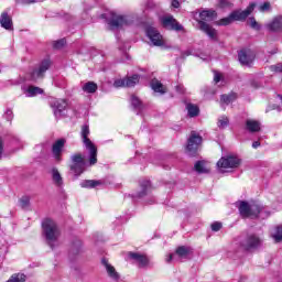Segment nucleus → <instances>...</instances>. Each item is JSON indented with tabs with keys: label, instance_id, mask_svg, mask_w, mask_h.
Instances as JSON below:
<instances>
[{
	"label": "nucleus",
	"instance_id": "f257e3e1",
	"mask_svg": "<svg viewBox=\"0 0 282 282\" xmlns=\"http://www.w3.org/2000/svg\"><path fill=\"white\" fill-rule=\"evenodd\" d=\"M42 235L46 239L47 246L54 250L56 246H58V239L61 237V229L56 221L52 220V218H45L42 221Z\"/></svg>",
	"mask_w": 282,
	"mask_h": 282
},
{
	"label": "nucleus",
	"instance_id": "f03ea898",
	"mask_svg": "<svg viewBox=\"0 0 282 282\" xmlns=\"http://www.w3.org/2000/svg\"><path fill=\"white\" fill-rule=\"evenodd\" d=\"M198 25L199 30L207 34V36L212 41H217V30L215 28L210 26V24L206 23L205 21H215L217 19V11L209 9V10H203L199 13Z\"/></svg>",
	"mask_w": 282,
	"mask_h": 282
},
{
	"label": "nucleus",
	"instance_id": "7ed1b4c3",
	"mask_svg": "<svg viewBox=\"0 0 282 282\" xmlns=\"http://www.w3.org/2000/svg\"><path fill=\"white\" fill-rule=\"evenodd\" d=\"M89 126L88 124H84L82 127V140L83 143L85 144L86 149L89 151V162H90V166H94V164H96L98 162V149L96 148V145L94 144V142L90 141L89 139Z\"/></svg>",
	"mask_w": 282,
	"mask_h": 282
},
{
	"label": "nucleus",
	"instance_id": "20e7f679",
	"mask_svg": "<svg viewBox=\"0 0 282 282\" xmlns=\"http://www.w3.org/2000/svg\"><path fill=\"white\" fill-rule=\"evenodd\" d=\"M238 209L243 219H256L263 212V207L261 205H250L246 200L239 202Z\"/></svg>",
	"mask_w": 282,
	"mask_h": 282
},
{
	"label": "nucleus",
	"instance_id": "39448f33",
	"mask_svg": "<svg viewBox=\"0 0 282 282\" xmlns=\"http://www.w3.org/2000/svg\"><path fill=\"white\" fill-rule=\"evenodd\" d=\"M256 4L251 3L245 11H234L229 17L220 19L218 25H230L232 21H246L254 11Z\"/></svg>",
	"mask_w": 282,
	"mask_h": 282
},
{
	"label": "nucleus",
	"instance_id": "423d86ee",
	"mask_svg": "<svg viewBox=\"0 0 282 282\" xmlns=\"http://www.w3.org/2000/svg\"><path fill=\"white\" fill-rule=\"evenodd\" d=\"M262 243L263 240L259 238V236L251 234L240 241V248L247 252H250L252 250H257V248H261Z\"/></svg>",
	"mask_w": 282,
	"mask_h": 282
},
{
	"label": "nucleus",
	"instance_id": "0eeeda50",
	"mask_svg": "<svg viewBox=\"0 0 282 282\" xmlns=\"http://www.w3.org/2000/svg\"><path fill=\"white\" fill-rule=\"evenodd\" d=\"M202 135L197 134V132L192 131L189 138L187 140L186 153L187 155H196L199 147H202Z\"/></svg>",
	"mask_w": 282,
	"mask_h": 282
},
{
	"label": "nucleus",
	"instance_id": "6e6552de",
	"mask_svg": "<svg viewBox=\"0 0 282 282\" xmlns=\"http://www.w3.org/2000/svg\"><path fill=\"white\" fill-rule=\"evenodd\" d=\"M73 164L70 171L78 177L82 173H85V158L83 154L77 153L70 156Z\"/></svg>",
	"mask_w": 282,
	"mask_h": 282
},
{
	"label": "nucleus",
	"instance_id": "1a4fd4ad",
	"mask_svg": "<svg viewBox=\"0 0 282 282\" xmlns=\"http://www.w3.org/2000/svg\"><path fill=\"white\" fill-rule=\"evenodd\" d=\"M52 66V61L50 58L43 59L39 67L34 68L31 73V80H39L40 78H43L45 76V72L50 69Z\"/></svg>",
	"mask_w": 282,
	"mask_h": 282
},
{
	"label": "nucleus",
	"instance_id": "9d476101",
	"mask_svg": "<svg viewBox=\"0 0 282 282\" xmlns=\"http://www.w3.org/2000/svg\"><path fill=\"white\" fill-rule=\"evenodd\" d=\"M241 164V159L235 155L223 156L218 162V169H237Z\"/></svg>",
	"mask_w": 282,
	"mask_h": 282
},
{
	"label": "nucleus",
	"instance_id": "9b49d317",
	"mask_svg": "<svg viewBox=\"0 0 282 282\" xmlns=\"http://www.w3.org/2000/svg\"><path fill=\"white\" fill-rule=\"evenodd\" d=\"M188 254H191V248L186 246H181L176 248L175 253H172L166 258V263H171V261L188 259Z\"/></svg>",
	"mask_w": 282,
	"mask_h": 282
},
{
	"label": "nucleus",
	"instance_id": "f8f14e48",
	"mask_svg": "<svg viewBox=\"0 0 282 282\" xmlns=\"http://www.w3.org/2000/svg\"><path fill=\"white\" fill-rule=\"evenodd\" d=\"M145 33L148 39H150L151 43L156 47L164 45V37H162V34H160V31H158V29L149 26L145 30Z\"/></svg>",
	"mask_w": 282,
	"mask_h": 282
},
{
	"label": "nucleus",
	"instance_id": "ddd939ff",
	"mask_svg": "<svg viewBox=\"0 0 282 282\" xmlns=\"http://www.w3.org/2000/svg\"><path fill=\"white\" fill-rule=\"evenodd\" d=\"M108 25H110L111 30H120V28H126L129 25V20L124 15H118L112 13L110 20L108 21Z\"/></svg>",
	"mask_w": 282,
	"mask_h": 282
},
{
	"label": "nucleus",
	"instance_id": "4468645a",
	"mask_svg": "<svg viewBox=\"0 0 282 282\" xmlns=\"http://www.w3.org/2000/svg\"><path fill=\"white\" fill-rule=\"evenodd\" d=\"M161 23L165 30H174V32H182V30H184V26H182L173 15L162 18Z\"/></svg>",
	"mask_w": 282,
	"mask_h": 282
},
{
	"label": "nucleus",
	"instance_id": "2eb2a0df",
	"mask_svg": "<svg viewBox=\"0 0 282 282\" xmlns=\"http://www.w3.org/2000/svg\"><path fill=\"white\" fill-rule=\"evenodd\" d=\"M128 258L139 268H147L149 265V258L142 253L130 251L128 252Z\"/></svg>",
	"mask_w": 282,
	"mask_h": 282
},
{
	"label": "nucleus",
	"instance_id": "dca6fc26",
	"mask_svg": "<svg viewBox=\"0 0 282 282\" xmlns=\"http://www.w3.org/2000/svg\"><path fill=\"white\" fill-rule=\"evenodd\" d=\"M51 107L54 111L55 118H61L63 116V111H65V109H67V100L55 99L51 102Z\"/></svg>",
	"mask_w": 282,
	"mask_h": 282
},
{
	"label": "nucleus",
	"instance_id": "f3484780",
	"mask_svg": "<svg viewBox=\"0 0 282 282\" xmlns=\"http://www.w3.org/2000/svg\"><path fill=\"white\" fill-rule=\"evenodd\" d=\"M238 61L241 65H251L254 61V53L250 50H241L238 53Z\"/></svg>",
	"mask_w": 282,
	"mask_h": 282
},
{
	"label": "nucleus",
	"instance_id": "a211bd4d",
	"mask_svg": "<svg viewBox=\"0 0 282 282\" xmlns=\"http://www.w3.org/2000/svg\"><path fill=\"white\" fill-rule=\"evenodd\" d=\"M65 139H58L52 147L53 158L56 162H61V155H63V149H65Z\"/></svg>",
	"mask_w": 282,
	"mask_h": 282
},
{
	"label": "nucleus",
	"instance_id": "6ab92c4d",
	"mask_svg": "<svg viewBox=\"0 0 282 282\" xmlns=\"http://www.w3.org/2000/svg\"><path fill=\"white\" fill-rule=\"evenodd\" d=\"M101 263L109 276V279H112V281H120V273L116 271V268L109 263V260L102 259Z\"/></svg>",
	"mask_w": 282,
	"mask_h": 282
},
{
	"label": "nucleus",
	"instance_id": "aec40b11",
	"mask_svg": "<svg viewBox=\"0 0 282 282\" xmlns=\"http://www.w3.org/2000/svg\"><path fill=\"white\" fill-rule=\"evenodd\" d=\"M246 129L250 133H259L261 131V122L254 119H247L246 120Z\"/></svg>",
	"mask_w": 282,
	"mask_h": 282
},
{
	"label": "nucleus",
	"instance_id": "412c9836",
	"mask_svg": "<svg viewBox=\"0 0 282 282\" xmlns=\"http://www.w3.org/2000/svg\"><path fill=\"white\" fill-rule=\"evenodd\" d=\"M0 25L4 30H13V28H12V18L8 14V12H2L1 13Z\"/></svg>",
	"mask_w": 282,
	"mask_h": 282
},
{
	"label": "nucleus",
	"instance_id": "4be33fe9",
	"mask_svg": "<svg viewBox=\"0 0 282 282\" xmlns=\"http://www.w3.org/2000/svg\"><path fill=\"white\" fill-rule=\"evenodd\" d=\"M270 32H281L282 31V17L273 19L271 23L267 25Z\"/></svg>",
	"mask_w": 282,
	"mask_h": 282
},
{
	"label": "nucleus",
	"instance_id": "5701e85b",
	"mask_svg": "<svg viewBox=\"0 0 282 282\" xmlns=\"http://www.w3.org/2000/svg\"><path fill=\"white\" fill-rule=\"evenodd\" d=\"M51 175H52L53 184H55V186L61 188V186H63V176L61 175V172H58V169L53 167L51 170Z\"/></svg>",
	"mask_w": 282,
	"mask_h": 282
},
{
	"label": "nucleus",
	"instance_id": "b1692460",
	"mask_svg": "<svg viewBox=\"0 0 282 282\" xmlns=\"http://www.w3.org/2000/svg\"><path fill=\"white\" fill-rule=\"evenodd\" d=\"M82 89L86 94H96V91H98V84L94 82H87L83 85Z\"/></svg>",
	"mask_w": 282,
	"mask_h": 282
},
{
	"label": "nucleus",
	"instance_id": "393cba45",
	"mask_svg": "<svg viewBox=\"0 0 282 282\" xmlns=\"http://www.w3.org/2000/svg\"><path fill=\"white\" fill-rule=\"evenodd\" d=\"M151 87L153 91H156V94H166V87H164V85L158 79H152Z\"/></svg>",
	"mask_w": 282,
	"mask_h": 282
},
{
	"label": "nucleus",
	"instance_id": "a878e982",
	"mask_svg": "<svg viewBox=\"0 0 282 282\" xmlns=\"http://www.w3.org/2000/svg\"><path fill=\"white\" fill-rule=\"evenodd\" d=\"M43 94V88L36 86H29L26 89L28 98H34V96H39Z\"/></svg>",
	"mask_w": 282,
	"mask_h": 282
},
{
	"label": "nucleus",
	"instance_id": "bb28decb",
	"mask_svg": "<svg viewBox=\"0 0 282 282\" xmlns=\"http://www.w3.org/2000/svg\"><path fill=\"white\" fill-rule=\"evenodd\" d=\"M237 100V95L236 94H230V95H221L220 97V102L221 105H230V102H235Z\"/></svg>",
	"mask_w": 282,
	"mask_h": 282
},
{
	"label": "nucleus",
	"instance_id": "cd10ccee",
	"mask_svg": "<svg viewBox=\"0 0 282 282\" xmlns=\"http://www.w3.org/2000/svg\"><path fill=\"white\" fill-rule=\"evenodd\" d=\"M100 181L86 180L80 183L82 188H96V186H100Z\"/></svg>",
	"mask_w": 282,
	"mask_h": 282
},
{
	"label": "nucleus",
	"instance_id": "c85d7f7f",
	"mask_svg": "<svg viewBox=\"0 0 282 282\" xmlns=\"http://www.w3.org/2000/svg\"><path fill=\"white\" fill-rule=\"evenodd\" d=\"M26 279L25 273H13L6 282H25Z\"/></svg>",
	"mask_w": 282,
	"mask_h": 282
},
{
	"label": "nucleus",
	"instance_id": "c756f323",
	"mask_svg": "<svg viewBox=\"0 0 282 282\" xmlns=\"http://www.w3.org/2000/svg\"><path fill=\"white\" fill-rule=\"evenodd\" d=\"M126 87H135L140 83V76L133 75L131 77L124 78Z\"/></svg>",
	"mask_w": 282,
	"mask_h": 282
},
{
	"label": "nucleus",
	"instance_id": "7c9ffc66",
	"mask_svg": "<svg viewBox=\"0 0 282 282\" xmlns=\"http://www.w3.org/2000/svg\"><path fill=\"white\" fill-rule=\"evenodd\" d=\"M186 109H187L188 116L191 118H195V117L199 116V108L196 105L188 104L186 106Z\"/></svg>",
	"mask_w": 282,
	"mask_h": 282
},
{
	"label": "nucleus",
	"instance_id": "2f4dec72",
	"mask_svg": "<svg viewBox=\"0 0 282 282\" xmlns=\"http://www.w3.org/2000/svg\"><path fill=\"white\" fill-rule=\"evenodd\" d=\"M271 237H272V239H274L275 243H279L282 241V225L275 227V230Z\"/></svg>",
	"mask_w": 282,
	"mask_h": 282
},
{
	"label": "nucleus",
	"instance_id": "473e14b6",
	"mask_svg": "<svg viewBox=\"0 0 282 282\" xmlns=\"http://www.w3.org/2000/svg\"><path fill=\"white\" fill-rule=\"evenodd\" d=\"M142 191L137 194V197H144L147 193H149V188H151V183L147 181L145 183L141 184Z\"/></svg>",
	"mask_w": 282,
	"mask_h": 282
},
{
	"label": "nucleus",
	"instance_id": "72a5a7b5",
	"mask_svg": "<svg viewBox=\"0 0 282 282\" xmlns=\"http://www.w3.org/2000/svg\"><path fill=\"white\" fill-rule=\"evenodd\" d=\"M194 169L196 173H208V170L204 166V161L196 162Z\"/></svg>",
	"mask_w": 282,
	"mask_h": 282
},
{
	"label": "nucleus",
	"instance_id": "f704fd0d",
	"mask_svg": "<svg viewBox=\"0 0 282 282\" xmlns=\"http://www.w3.org/2000/svg\"><path fill=\"white\" fill-rule=\"evenodd\" d=\"M131 105L134 109H142V101L135 96H131Z\"/></svg>",
	"mask_w": 282,
	"mask_h": 282
},
{
	"label": "nucleus",
	"instance_id": "c9c22d12",
	"mask_svg": "<svg viewBox=\"0 0 282 282\" xmlns=\"http://www.w3.org/2000/svg\"><path fill=\"white\" fill-rule=\"evenodd\" d=\"M228 122H229L228 117H226V116L220 117L218 119L219 129H226V127H228Z\"/></svg>",
	"mask_w": 282,
	"mask_h": 282
},
{
	"label": "nucleus",
	"instance_id": "e433bc0d",
	"mask_svg": "<svg viewBox=\"0 0 282 282\" xmlns=\"http://www.w3.org/2000/svg\"><path fill=\"white\" fill-rule=\"evenodd\" d=\"M20 206L21 208H29L30 207V197L23 196L20 198Z\"/></svg>",
	"mask_w": 282,
	"mask_h": 282
},
{
	"label": "nucleus",
	"instance_id": "4c0bfd02",
	"mask_svg": "<svg viewBox=\"0 0 282 282\" xmlns=\"http://www.w3.org/2000/svg\"><path fill=\"white\" fill-rule=\"evenodd\" d=\"M65 43H66L65 39L58 40L53 43V47L54 50H61V47L65 46Z\"/></svg>",
	"mask_w": 282,
	"mask_h": 282
},
{
	"label": "nucleus",
	"instance_id": "58836bf2",
	"mask_svg": "<svg viewBox=\"0 0 282 282\" xmlns=\"http://www.w3.org/2000/svg\"><path fill=\"white\" fill-rule=\"evenodd\" d=\"M249 25L253 30H259V23L257 22V20L254 18L249 19Z\"/></svg>",
	"mask_w": 282,
	"mask_h": 282
},
{
	"label": "nucleus",
	"instance_id": "ea45409f",
	"mask_svg": "<svg viewBox=\"0 0 282 282\" xmlns=\"http://www.w3.org/2000/svg\"><path fill=\"white\" fill-rule=\"evenodd\" d=\"M221 226H223L221 223L216 221V223L212 224V230L214 232H219V230H221Z\"/></svg>",
	"mask_w": 282,
	"mask_h": 282
},
{
	"label": "nucleus",
	"instance_id": "a19ab883",
	"mask_svg": "<svg viewBox=\"0 0 282 282\" xmlns=\"http://www.w3.org/2000/svg\"><path fill=\"white\" fill-rule=\"evenodd\" d=\"M113 87H127L126 86V79H116L113 83Z\"/></svg>",
	"mask_w": 282,
	"mask_h": 282
},
{
	"label": "nucleus",
	"instance_id": "79ce46f5",
	"mask_svg": "<svg viewBox=\"0 0 282 282\" xmlns=\"http://www.w3.org/2000/svg\"><path fill=\"white\" fill-rule=\"evenodd\" d=\"M4 118L6 120H8V122L12 121V118H14V113L12 112L11 109H8L4 113Z\"/></svg>",
	"mask_w": 282,
	"mask_h": 282
},
{
	"label": "nucleus",
	"instance_id": "37998d69",
	"mask_svg": "<svg viewBox=\"0 0 282 282\" xmlns=\"http://www.w3.org/2000/svg\"><path fill=\"white\" fill-rule=\"evenodd\" d=\"M268 10H270V2H264L260 6V12H268Z\"/></svg>",
	"mask_w": 282,
	"mask_h": 282
},
{
	"label": "nucleus",
	"instance_id": "c03bdc74",
	"mask_svg": "<svg viewBox=\"0 0 282 282\" xmlns=\"http://www.w3.org/2000/svg\"><path fill=\"white\" fill-rule=\"evenodd\" d=\"M219 7L220 8H230V2L228 0H220Z\"/></svg>",
	"mask_w": 282,
	"mask_h": 282
},
{
	"label": "nucleus",
	"instance_id": "a18cd8bd",
	"mask_svg": "<svg viewBox=\"0 0 282 282\" xmlns=\"http://www.w3.org/2000/svg\"><path fill=\"white\" fill-rule=\"evenodd\" d=\"M271 70H272V72H279V73H281V72H282V64H278V65L271 66Z\"/></svg>",
	"mask_w": 282,
	"mask_h": 282
},
{
	"label": "nucleus",
	"instance_id": "49530a36",
	"mask_svg": "<svg viewBox=\"0 0 282 282\" xmlns=\"http://www.w3.org/2000/svg\"><path fill=\"white\" fill-rule=\"evenodd\" d=\"M176 91L178 94H185L186 93V88H184V85L180 84L176 86Z\"/></svg>",
	"mask_w": 282,
	"mask_h": 282
},
{
	"label": "nucleus",
	"instance_id": "de8ad7c7",
	"mask_svg": "<svg viewBox=\"0 0 282 282\" xmlns=\"http://www.w3.org/2000/svg\"><path fill=\"white\" fill-rule=\"evenodd\" d=\"M219 80H221V75L219 73H215L214 83H219Z\"/></svg>",
	"mask_w": 282,
	"mask_h": 282
},
{
	"label": "nucleus",
	"instance_id": "09e8293b",
	"mask_svg": "<svg viewBox=\"0 0 282 282\" xmlns=\"http://www.w3.org/2000/svg\"><path fill=\"white\" fill-rule=\"evenodd\" d=\"M22 3L30 6V3H36V0H22Z\"/></svg>",
	"mask_w": 282,
	"mask_h": 282
},
{
	"label": "nucleus",
	"instance_id": "8fccbe9b",
	"mask_svg": "<svg viewBox=\"0 0 282 282\" xmlns=\"http://www.w3.org/2000/svg\"><path fill=\"white\" fill-rule=\"evenodd\" d=\"M172 8H180V1L172 0Z\"/></svg>",
	"mask_w": 282,
	"mask_h": 282
},
{
	"label": "nucleus",
	"instance_id": "3c124183",
	"mask_svg": "<svg viewBox=\"0 0 282 282\" xmlns=\"http://www.w3.org/2000/svg\"><path fill=\"white\" fill-rule=\"evenodd\" d=\"M259 147H261V142L254 141V142L252 143V148H253V149H259Z\"/></svg>",
	"mask_w": 282,
	"mask_h": 282
},
{
	"label": "nucleus",
	"instance_id": "603ef678",
	"mask_svg": "<svg viewBox=\"0 0 282 282\" xmlns=\"http://www.w3.org/2000/svg\"><path fill=\"white\" fill-rule=\"evenodd\" d=\"M241 282V281H240Z\"/></svg>",
	"mask_w": 282,
	"mask_h": 282
}]
</instances>
